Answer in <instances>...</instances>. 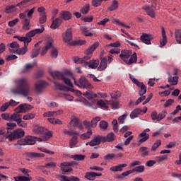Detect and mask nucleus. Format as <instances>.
I'll list each match as a JSON object with an SVG mask.
<instances>
[{
	"mask_svg": "<svg viewBox=\"0 0 181 181\" xmlns=\"http://www.w3.org/2000/svg\"><path fill=\"white\" fill-rule=\"evenodd\" d=\"M127 164H119L118 165L111 167L110 168V170H111L112 172H122L124 168H127Z\"/></svg>",
	"mask_w": 181,
	"mask_h": 181,
	"instance_id": "21",
	"label": "nucleus"
},
{
	"mask_svg": "<svg viewBox=\"0 0 181 181\" xmlns=\"http://www.w3.org/2000/svg\"><path fill=\"white\" fill-rule=\"evenodd\" d=\"M72 159L74 160H84V159H86V156L81 154L74 155L72 156Z\"/></svg>",
	"mask_w": 181,
	"mask_h": 181,
	"instance_id": "50",
	"label": "nucleus"
},
{
	"mask_svg": "<svg viewBox=\"0 0 181 181\" xmlns=\"http://www.w3.org/2000/svg\"><path fill=\"white\" fill-rule=\"evenodd\" d=\"M26 52H28V48L23 47L21 49H18L16 51V54H19L21 56H23V54H25L26 53Z\"/></svg>",
	"mask_w": 181,
	"mask_h": 181,
	"instance_id": "58",
	"label": "nucleus"
},
{
	"mask_svg": "<svg viewBox=\"0 0 181 181\" xmlns=\"http://www.w3.org/2000/svg\"><path fill=\"white\" fill-rule=\"evenodd\" d=\"M18 145H35L36 140L35 136H28L17 141Z\"/></svg>",
	"mask_w": 181,
	"mask_h": 181,
	"instance_id": "8",
	"label": "nucleus"
},
{
	"mask_svg": "<svg viewBox=\"0 0 181 181\" xmlns=\"http://www.w3.org/2000/svg\"><path fill=\"white\" fill-rule=\"evenodd\" d=\"M90 11V6L89 5H86L84 6L81 9V13H83V15H87V13H88Z\"/></svg>",
	"mask_w": 181,
	"mask_h": 181,
	"instance_id": "62",
	"label": "nucleus"
},
{
	"mask_svg": "<svg viewBox=\"0 0 181 181\" xmlns=\"http://www.w3.org/2000/svg\"><path fill=\"white\" fill-rule=\"evenodd\" d=\"M145 10L146 11L147 15H148V16H151V18H155V10H153V8L149 6H146Z\"/></svg>",
	"mask_w": 181,
	"mask_h": 181,
	"instance_id": "40",
	"label": "nucleus"
},
{
	"mask_svg": "<svg viewBox=\"0 0 181 181\" xmlns=\"http://www.w3.org/2000/svg\"><path fill=\"white\" fill-rule=\"evenodd\" d=\"M83 95L89 100H91V98H97V94L90 90H88L86 92H83Z\"/></svg>",
	"mask_w": 181,
	"mask_h": 181,
	"instance_id": "27",
	"label": "nucleus"
},
{
	"mask_svg": "<svg viewBox=\"0 0 181 181\" xmlns=\"http://www.w3.org/2000/svg\"><path fill=\"white\" fill-rule=\"evenodd\" d=\"M47 86V83L43 81H40L35 84V90L37 91V93H40V91H42V90H43V88H45V87Z\"/></svg>",
	"mask_w": 181,
	"mask_h": 181,
	"instance_id": "17",
	"label": "nucleus"
},
{
	"mask_svg": "<svg viewBox=\"0 0 181 181\" xmlns=\"http://www.w3.org/2000/svg\"><path fill=\"white\" fill-rule=\"evenodd\" d=\"M162 145V141L160 140H157L152 146L151 151H155L156 149H158V147Z\"/></svg>",
	"mask_w": 181,
	"mask_h": 181,
	"instance_id": "51",
	"label": "nucleus"
},
{
	"mask_svg": "<svg viewBox=\"0 0 181 181\" xmlns=\"http://www.w3.org/2000/svg\"><path fill=\"white\" fill-rule=\"evenodd\" d=\"M14 39H18V40H19L20 42H23L25 40H28V42H32V38H30L29 35H28V33L25 34V37L16 35L14 36Z\"/></svg>",
	"mask_w": 181,
	"mask_h": 181,
	"instance_id": "33",
	"label": "nucleus"
},
{
	"mask_svg": "<svg viewBox=\"0 0 181 181\" xmlns=\"http://www.w3.org/2000/svg\"><path fill=\"white\" fill-rule=\"evenodd\" d=\"M47 121H49V122H50V124H53V125H56V124H59V125H62V121H60V119H56V118H48Z\"/></svg>",
	"mask_w": 181,
	"mask_h": 181,
	"instance_id": "46",
	"label": "nucleus"
},
{
	"mask_svg": "<svg viewBox=\"0 0 181 181\" xmlns=\"http://www.w3.org/2000/svg\"><path fill=\"white\" fill-rule=\"evenodd\" d=\"M11 121H15L19 127H26V124L25 122L22 121V118H21V115H19V113H13L11 116Z\"/></svg>",
	"mask_w": 181,
	"mask_h": 181,
	"instance_id": "9",
	"label": "nucleus"
},
{
	"mask_svg": "<svg viewBox=\"0 0 181 181\" xmlns=\"http://www.w3.org/2000/svg\"><path fill=\"white\" fill-rule=\"evenodd\" d=\"M63 133L65 134V135H78V132H76L74 130H68V129H64L63 130Z\"/></svg>",
	"mask_w": 181,
	"mask_h": 181,
	"instance_id": "52",
	"label": "nucleus"
},
{
	"mask_svg": "<svg viewBox=\"0 0 181 181\" xmlns=\"http://www.w3.org/2000/svg\"><path fill=\"white\" fill-rule=\"evenodd\" d=\"M98 64H100V60L92 59L88 62H86L84 67H89V69H95L97 67H98Z\"/></svg>",
	"mask_w": 181,
	"mask_h": 181,
	"instance_id": "14",
	"label": "nucleus"
},
{
	"mask_svg": "<svg viewBox=\"0 0 181 181\" xmlns=\"http://www.w3.org/2000/svg\"><path fill=\"white\" fill-rule=\"evenodd\" d=\"M175 39L180 45H181V30H176L175 33Z\"/></svg>",
	"mask_w": 181,
	"mask_h": 181,
	"instance_id": "47",
	"label": "nucleus"
},
{
	"mask_svg": "<svg viewBox=\"0 0 181 181\" xmlns=\"http://www.w3.org/2000/svg\"><path fill=\"white\" fill-rule=\"evenodd\" d=\"M59 97H64V98H66V100H67V101H73V96L67 94V93H61L59 95Z\"/></svg>",
	"mask_w": 181,
	"mask_h": 181,
	"instance_id": "63",
	"label": "nucleus"
},
{
	"mask_svg": "<svg viewBox=\"0 0 181 181\" xmlns=\"http://www.w3.org/2000/svg\"><path fill=\"white\" fill-rule=\"evenodd\" d=\"M20 19L22 20L23 30H30V20L26 18V11L19 14Z\"/></svg>",
	"mask_w": 181,
	"mask_h": 181,
	"instance_id": "7",
	"label": "nucleus"
},
{
	"mask_svg": "<svg viewBox=\"0 0 181 181\" xmlns=\"http://www.w3.org/2000/svg\"><path fill=\"white\" fill-rule=\"evenodd\" d=\"M17 6L15 5H11L6 7L5 9V13H13V12H16L18 11V8H16Z\"/></svg>",
	"mask_w": 181,
	"mask_h": 181,
	"instance_id": "32",
	"label": "nucleus"
},
{
	"mask_svg": "<svg viewBox=\"0 0 181 181\" xmlns=\"http://www.w3.org/2000/svg\"><path fill=\"white\" fill-rule=\"evenodd\" d=\"M121 97V92L119 90H114L111 94V98L112 100H118Z\"/></svg>",
	"mask_w": 181,
	"mask_h": 181,
	"instance_id": "45",
	"label": "nucleus"
},
{
	"mask_svg": "<svg viewBox=\"0 0 181 181\" xmlns=\"http://www.w3.org/2000/svg\"><path fill=\"white\" fill-rule=\"evenodd\" d=\"M107 9L108 11H110V12L118 9V1H117V0H114Z\"/></svg>",
	"mask_w": 181,
	"mask_h": 181,
	"instance_id": "38",
	"label": "nucleus"
},
{
	"mask_svg": "<svg viewBox=\"0 0 181 181\" xmlns=\"http://www.w3.org/2000/svg\"><path fill=\"white\" fill-rule=\"evenodd\" d=\"M62 22L63 21L60 18H55L50 26L51 29H57L62 25Z\"/></svg>",
	"mask_w": 181,
	"mask_h": 181,
	"instance_id": "25",
	"label": "nucleus"
},
{
	"mask_svg": "<svg viewBox=\"0 0 181 181\" xmlns=\"http://www.w3.org/2000/svg\"><path fill=\"white\" fill-rule=\"evenodd\" d=\"M9 46H10V48H9L10 53H16V52H18V50H19V48H20L19 44L15 41L10 43Z\"/></svg>",
	"mask_w": 181,
	"mask_h": 181,
	"instance_id": "20",
	"label": "nucleus"
},
{
	"mask_svg": "<svg viewBox=\"0 0 181 181\" xmlns=\"http://www.w3.org/2000/svg\"><path fill=\"white\" fill-rule=\"evenodd\" d=\"M101 139L103 137L101 136H98L95 137L93 140L90 141V146H97L101 144Z\"/></svg>",
	"mask_w": 181,
	"mask_h": 181,
	"instance_id": "23",
	"label": "nucleus"
},
{
	"mask_svg": "<svg viewBox=\"0 0 181 181\" xmlns=\"http://www.w3.org/2000/svg\"><path fill=\"white\" fill-rule=\"evenodd\" d=\"M168 83H172V86H177L179 81V76H174L172 78V76L170 75L168 80Z\"/></svg>",
	"mask_w": 181,
	"mask_h": 181,
	"instance_id": "34",
	"label": "nucleus"
},
{
	"mask_svg": "<svg viewBox=\"0 0 181 181\" xmlns=\"http://www.w3.org/2000/svg\"><path fill=\"white\" fill-rule=\"evenodd\" d=\"M87 42L84 40H76L71 42L69 45L71 46H83V45H86Z\"/></svg>",
	"mask_w": 181,
	"mask_h": 181,
	"instance_id": "31",
	"label": "nucleus"
},
{
	"mask_svg": "<svg viewBox=\"0 0 181 181\" xmlns=\"http://www.w3.org/2000/svg\"><path fill=\"white\" fill-rule=\"evenodd\" d=\"M47 21V15H46V13H40V18H39L40 24L43 25V23H46Z\"/></svg>",
	"mask_w": 181,
	"mask_h": 181,
	"instance_id": "35",
	"label": "nucleus"
},
{
	"mask_svg": "<svg viewBox=\"0 0 181 181\" xmlns=\"http://www.w3.org/2000/svg\"><path fill=\"white\" fill-rule=\"evenodd\" d=\"M25 12L26 13L28 12L27 18H28V19H29V21H30V19H32V16H33V13H35V7L31 8L30 10L25 11Z\"/></svg>",
	"mask_w": 181,
	"mask_h": 181,
	"instance_id": "61",
	"label": "nucleus"
},
{
	"mask_svg": "<svg viewBox=\"0 0 181 181\" xmlns=\"http://www.w3.org/2000/svg\"><path fill=\"white\" fill-rule=\"evenodd\" d=\"M166 115H168V112H166V110H163L158 115V122H160V121H162V119H163Z\"/></svg>",
	"mask_w": 181,
	"mask_h": 181,
	"instance_id": "53",
	"label": "nucleus"
},
{
	"mask_svg": "<svg viewBox=\"0 0 181 181\" xmlns=\"http://www.w3.org/2000/svg\"><path fill=\"white\" fill-rule=\"evenodd\" d=\"M63 40L65 42V43H67L68 42H70L73 40V33L71 31V28H68L65 31V33L62 35Z\"/></svg>",
	"mask_w": 181,
	"mask_h": 181,
	"instance_id": "11",
	"label": "nucleus"
},
{
	"mask_svg": "<svg viewBox=\"0 0 181 181\" xmlns=\"http://www.w3.org/2000/svg\"><path fill=\"white\" fill-rule=\"evenodd\" d=\"M76 145H77V137L76 136H74L69 141V146L70 148H74Z\"/></svg>",
	"mask_w": 181,
	"mask_h": 181,
	"instance_id": "48",
	"label": "nucleus"
},
{
	"mask_svg": "<svg viewBox=\"0 0 181 181\" xmlns=\"http://www.w3.org/2000/svg\"><path fill=\"white\" fill-rule=\"evenodd\" d=\"M43 135L45 139H49V138H52V136H53V132L50 131H47V129H45V132H44Z\"/></svg>",
	"mask_w": 181,
	"mask_h": 181,
	"instance_id": "64",
	"label": "nucleus"
},
{
	"mask_svg": "<svg viewBox=\"0 0 181 181\" xmlns=\"http://www.w3.org/2000/svg\"><path fill=\"white\" fill-rule=\"evenodd\" d=\"M129 76L132 83H134V84H136V86H137L140 88V90H139V95H144V94H146V86H145V84L138 81V79L134 78V76H132L131 74H129Z\"/></svg>",
	"mask_w": 181,
	"mask_h": 181,
	"instance_id": "6",
	"label": "nucleus"
},
{
	"mask_svg": "<svg viewBox=\"0 0 181 181\" xmlns=\"http://www.w3.org/2000/svg\"><path fill=\"white\" fill-rule=\"evenodd\" d=\"M14 180H16V181H30V180H32V177H28L26 176H18V177H14Z\"/></svg>",
	"mask_w": 181,
	"mask_h": 181,
	"instance_id": "43",
	"label": "nucleus"
},
{
	"mask_svg": "<svg viewBox=\"0 0 181 181\" xmlns=\"http://www.w3.org/2000/svg\"><path fill=\"white\" fill-rule=\"evenodd\" d=\"M71 125H74V127H76V128H78L79 129H83V123L80 122V120L77 118H74L71 120L70 122Z\"/></svg>",
	"mask_w": 181,
	"mask_h": 181,
	"instance_id": "24",
	"label": "nucleus"
},
{
	"mask_svg": "<svg viewBox=\"0 0 181 181\" xmlns=\"http://www.w3.org/2000/svg\"><path fill=\"white\" fill-rule=\"evenodd\" d=\"M15 112L17 114H21L22 112H26V109L25 107V103L20 105L18 107L14 110Z\"/></svg>",
	"mask_w": 181,
	"mask_h": 181,
	"instance_id": "37",
	"label": "nucleus"
},
{
	"mask_svg": "<svg viewBox=\"0 0 181 181\" xmlns=\"http://www.w3.org/2000/svg\"><path fill=\"white\" fill-rule=\"evenodd\" d=\"M74 163V162H64L61 163V169L62 170V172H71V170H73V169H71V168H70V166H71V165H73Z\"/></svg>",
	"mask_w": 181,
	"mask_h": 181,
	"instance_id": "15",
	"label": "nucleus"
},
{
	"mask_svg": "<svg viewBox=\"0 0 181 181\" xmlns=\"http://www.w3.org/2000/svg\"><path fill=\"white\" fill-rule=\"evenodd\" d=\"M93 135V130L91 129H88L86 133L83 134L81 136V139H88L90 136Z\"/></svg>",
	"mask_w": 181,
	"mask_h": 181,
	"instance_id": "39",
	"label": "nucleus"
},
{
	"mask_svg": "<svg viewBox=\"0 0 181 181\" xmlns=\"http://www.w3.org/2000/svg\"><path fill=\"white\" fill-rule=\"evenodd\" d=\"M34 66L30 64H27L25 65L24 69L22 71V73H28V71H30L33 69Z\"/></svg>",
	"mask_w": 181,
	"mask_h": 181,
	"instance_id": "55",
	"label": "nucleus"
},
{
	"mask_svg": "<svg viewBox=\"0 0 181 181\" xmlns=\"http://www.w3.org/2000/svg\"><path fill=\"white\" fill-rule=\"evenodd\" d=\"M59 18L64 21H69L71 19V13L67 11H62L59 13Z\"/></svg>",
	"mask_w": 181,
	"mask_h": 181,
	"instance_id": "19",
	"label": "nucleus"
},
{
	"mask_svg": "<svg viewBox=\"0 0 181 181\" xmlns=\"http://www.w3.org/2000/svg\"><path fill=\"white\" fill-rule=\"evenodd\" d=\"M82 34L84 35V36H93V33L88 30L86 28H81Z\"/></svg>",
	"mask_w": 181,
	"mask_h": 181,
	"instance_id": "57",
	"label": "nucleus"
},
{
	"mask_svg": "<svg viewBox=\"0 0 181 181\" xmlns=\"http://www.w3.org/2000/svg\"><path fill=\"white\" fill-rule=\"evenodd\" d=\"M94 172H87L85 175L86 179H88V180H94Z\"/></svg>",
	"mask_w": 181,
	"mask_h": 181,
	"instance_id": "54",
	"label": "nucleus"
},
{
	"mask_svg": "<svg viewBox=\"0 0 181 181\" xmlns=\"http://www.w3.org/2000/svg\"><path fill=\"white\" fill-rule=\"evenodd\" d=\"M107 69V59L103 58L100 61V64L98 68V71H103Z\"/></svg>",
	"mask_w": 181,
	"mask_h": 181,
	"instance_id": "28",
	"label": "nucleus"
},
{
	"mask_svg": "<svg viewBox=\"0 0 181 181\" xmlns=\"http://www.w3.org/2000/svg\"><path fill=\"white\" fill-rule=\"evenodd\" d=\"M132 56V50L131 49H123L121 51L120 54L119 55V57L121 58V59L126 63L127 60L129 59Z\"/></svg>",
	"mask_w": 181,
	"mask_h": 181,
	"instance_id": "10",
	"label": "nucleus"
},
{
	"mask_svg": "<svg viewBox=\"0 0 181 181\" xmlns=\"http://www.w3.org/2000/svg\"><path fill=\"white\" fill-rule=\"evenodd\" d=\"M98 46H100V43L98 42H95L86 50L85 56L83 57H75L74 59V63L76 64H83V66H85L86 63H88V60L93 57V53Z\"/></svg>",
	"mask_w": 181,
	"mask_h": 181,
	"instance_id": "3",
	"label": "nucleus"
},
{
	"mask_svg": "<svg viewBox=\"0 0 181 181\" xmlns=\"http://www.w3.org/2000/svg\"><path fill=\"white\" fill-rule=\"evenodd\" d=\"M153 39V37L151 34L143 33L141 35L140 40L145 43V45H151V40Z\"/></svg>",
	"mask_w": 181,
	"mask_h": 181,
	"instance_id": "12",
	"label": "nucleus"
},
{
	"mask_svg": "<svg viewBox=\"0 0 181 181\" xmlns=\"http://www.w3.org/2000/svg\"><path fill=\"white\" fill-rule=\"evenodd\" d=\"M33 118H35V115L33 113H28L23 116V119L28 121L29 119H33Z\"/></svg>",
	"mask_w": 181,
	"mask_h": 181,
	"instance_id": "60",
	"label": "nucleus"
},
{
	"mask_svg": "<svg viewBox=\"0 0 181 181\" xmlns=\"http://www.w3.org/2000/svg\"><path fill=\"white\" fill-rule=\"evenodd\" d=\"M54 42V41L51 39L45 43V47H43L42 48L41 56H45V54H46L47 53V50H49V49L53 47Z\"/></svg>",
	"mask_w": 181,
	"mask_h": 181,
	"instance_id": "13",
	"label": "nucleus"
},
{
	"mask_svg": "<svg viewBox=\"0 0 181 181\" xmlns=\"http://www.w3.org/2000/svg\"><path fill=\"white\" fill-rule=\"evenodd\" d=\"M54 84L56 90H59L61 91H69V88L59 83V82L54 81Z\"/></svg>",
	"mask_w": 181,
	"mask_h": 181,
	"instance_id": "30",
	"label": "nucleus"
},
{
	"mask_svg": "<svg viewBox=\"0 0 181 181\" xmlns=\"http://www.w3.org/2000/svg\"><path fill=\"white\" fill-rule=\"evenodd\" d=\"M107 142H112L115 139V134L113 132L108 134L106 138H103Z\"/></svg>",
	"mask_w": 181,
	"mask_h": 181,
	"instance_id": "49",
	"label": "nucleus"
},
{
	"mask_svg": "<svg viewBox=\"0 0 181 181\" xmlns=\"http://www.w3.org/2000/svg\"><path fill=\"white\" fill-rule=\"evenodd\" d=\"M74 84L77 87H79V88H86V90H91L93 89V85H91V83L87 80V78L84 76H81L78 81L74 80Z\"/></svg>",
	"mask_w": 181,
	"mask_h": 181,
	"instance_id": "4",
	"label": "nucleus"
},
{
	"mask_svg": "<svg viewBox=\"0 0 181 181\" xmlns=\"http://www.w3.org/2000/svg\"><path fill=\"white\" fill-rule=\"evenodd\" d=\"M46 131V129H45V127H37L36 129H35L34 130V132L35 134H37V135H42L45 134Z\"/></svg>",
	"mask_w": 181,
	"mask_h": 181,
	"instance_id": "44",
	"label": "nucleus"
},
{
	"mask_svg": "<svg viewBox=\"0 0 181 181\" xmlns=\"http://www.w3.org/2000/svg\"><path fill=\"white\" fill-rule=\"evenodd\" d=\"M137 60H138V57L136 56V52H134V54H132L129 59H127L125 63L126 64H128V66H131V64H134V63H136Z\"/></svg>",
	"mask_w": 181,
	"mask_h": 181,
	"instance_id": "22",
	"label": "nucleus"
},
{
	"mask_svg": "<svg viewBox=\"0 0 181 181\" xmlns=\"http://www.w3.org/2000/svg\"><path fill=\"white\" fill-rule=\"evenodd\" d=\"M45 32V27L43 25L41 26V28H37L33 30L28 33V35H29L30 39H32L35 35H40V33H43Z\"/></svg>",
	"mask_w": 181,
	"mask_h": 181,
	"instance_id": "16",
	"label": "nucleus"
},
{
	"mask_svg": "<svg viewBox=\"0 0 181 181\" xmlns=\"http://www.w3.org/2000/svg\"><path fill=\"white\" fill-rule=\"evenodd\" d=\"M8 134H5V136L8 141H14L16 138H22V136H25V131L22 129H18L15 130L13 133L7 132Z\"/></svg>",
	"mask_w": 181,
	"mask_h": 181,
	"instance_id": "5",
	"label": "nucleus"
},
{
	"mask_svg": "<svg viewBox=\"0 0 181 181\" xmlns=\"http://www.w3.org/2000/svg\"><path fill=\"white\" fill-rule=\"evenodd\" d=\"M16 88L11 89V94L28 97L30 95V85L28 78H20L14 81Z\"/></svg>",
	"mask_w": 181,
	"mask_h": 181,
	"instance_id": "1",
	"label": "nucleus"
},
{
	"mask_svg": "<svg viewBox=\"0 0 181 181\" xmlns=\"http://www.w3.org/2000/svg\"><path fill=\"white\" fill-rule=\"evenodd\" d=\"M39 53H40V49L34 48L31 54L32 59H35V57H37V56H39Z\"/></svg>",
	"mask_w": 181,
	"mask_h": 181,
	"instance_id": "59",
	"label": "nucleus"
},
{
	"mask_svg": "<svg viewBox=\"0 0 181 181\" xmlns=\"http://www.w3.org/2000/svg\"><path fill=\"white\" fill-rule=\"evenodd\" d=\"M50 76L54 78V80H62L66 86L69 87H73V83L70 81V78H74L73 73L69 70H65L63 72L57 71H49Z\"/></svg>",
	"mask_w": 181,
	"mask_h": 181,
	"instance_id": "2",
	"label": "nucleus"
},
{
	"mask_svg": "<svg viewBox=\"0 0 181 181\" xmlns=\"http://www.w3.org/2000/svg\"><path fill=\"white\" fill-rule=\"evenodd\" d=\"M107 103H108L107 100H99L97 101L96 105L98 107H101L103 110H108V105H107Z\"/></svg>",
	"mask_w": 181,
	"mask_h": 181,
	"instance_id": "26",
	"label": "nucleus"
},
{
	"mask_svg": "<svg viewBox=\"0 0 181 181\" xmlns=\"http://www.w3.org/2000/svg\"><path fill=\"white\" fill-rule=\"evenodd\" d=\"M139 151L140 152V153H141L143 156H148V154L149 153V150L148 147L145 146L141 147Z\"/></svg>",
	"mask_w": 181,
	"mask_h": 181,
	"instance_id": "42",
	"label": "nucleus"
},
{
	"mask_svg": "<svg viewBox=\"0 0 181 181\" xmlns=\"http://www.w3.org/2000/svg\"><path fill=\"white\" fill-rule=\"evenodd\" d=\"M161 35L163 40L160 41V47L166 45L168 43V37H166V31H165V28L161 27Z\"/></svg>",
	"mask_w": 181,
	"mask_h": 181,
	"instance_id": "18",
	"label": "nucleus"
},
{
	"mask_svg": "<svg viewBox=\"0 0 181 181\" xmlns=\"http://www.w3.org/2000/svg\"><path fill=\"white\" fill-rule=\"evenodd\" d=\"M99 121H101V117H95L93 118V119L90 122L91 127L95 128L97 127V124H98Z\"/></svg>",
	"mask_w": 181,
	"mask_h": 181,
	"instance_id": "41",
	"label": "nucleus"
},
{
	"mask_svg": "<svg viewBox=\"0 0 181 181\" xmlns=\"http://www.w3.org/2000/svg\"><path fill=\"white\" fill-rule=\"evenodd\" d=\"M141 114H142V110L139 108L134 109L130 114V118L134 119V118H136L138 115H141Z\"/></svg>",
	"mask_w": 181,
	"mask_h": 181,
	"instance_id": "29",
	"label": "nucleus"
},
{
	"mask_svg": "<svg viewBox=\"0 0 181 181\" xmlns=\"http://www.w3.org/2000/svg\"><path fill=\"white\" fill-rule=\"evenodd\" d=\"M57 56H59V52L57 51V49L52 47L51 49V57L56 59L57 58Z\"/></svg>",
	"mask_w": 181,
	"mask_h": 181,
	"instance_id": "56",
	"label": "nucleus"
},
{
	"mask_svg": "<svg viewBox=\"0 0 181 181\" xmlns=\"http://www.w3.org/2000/svg\"><path fill=\"white\" fill-rule=\"evenodd\" d=\"M132 171L133 172H137L138 173H144L145 172V165H138L134 167Z\"/></svg>",
	"mask_w": 181,
	"mask_h": 181,
	"instance_id": "36",
	"label": "nucleus"
}]
</instances>
